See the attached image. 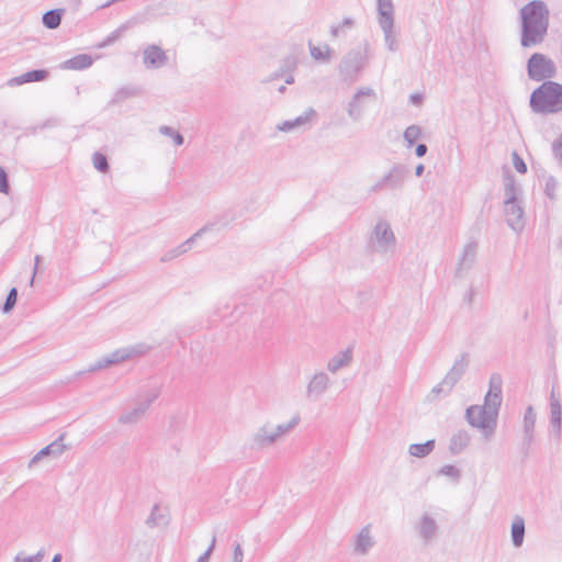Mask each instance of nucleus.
Here are the masks:
<instances>
[{
	"label": "nucleus",
	"mask_w": 562,
	"mask_h": 562,
	"mask_svg": "<svg viewBox=\"0 0 562 562\" xmlns=\"http://www.w3.org/2000/svg\"><path fill=\"white\" fill-rule=\"evenodd\" d=\"M549 10L541 0H532L520 9L522 47L541 44L548 33Z\"/></svg>",
	"instance_id": "nucleus-1"
},
{
	"label": "nucleus",
	"mask_w": 562,
	"mask_h": 562,
	"mask_svg": "<svg viewBox=\"0 0 562 562\" xmlns=\"http://www.w3.org/2000/svg\"><path fill=\"white\" fill-rule=\"evenodd\" d=\"M529 105L537 114H553L562 111V85L555 81H544L536 88Z\"/></svg>",
	"instance_id": "nucleus-2"
},
{
	"label": "nucleus",
	"mask_w": 562,
	"mask_h": 562,
	"mask_svg": "<svg viewBox=\"0 0 562 562\" xmlns=\"http://www.w3.org/2000/svg\"><path fill=\"white\" fill-rule=\"evenodd\" d=\"M378 22L383 31L386 47L395 52L398 47L394 32V5L392 0H376Z\"/></svg>",
	"instance_id": "nucleus-3"
},
{
	"label": "nucleus",
	"mask_w": 562,
	"mask_h": 562,
	"mask_svg": "<svg viewBox=\"0 0 562 562\" xmlns=\"http://www.w3.org/2000/svg\"><path fill=\"white\" fill-rule=\"evenodd\" d=\"M367 66V56L359 49L349 50L340 60L338 71L341 80L348 83L356 82Z\"/></svg>",
	"instance_id": "nucleus-4"
},
{
	"label": "nucleus",
	"mask_w": 562,
	"mask_h": 562,
	"mask_svg": "<svg viewBox=\"0 0 562 562\" xmlns=\"http://www.w3.org/2000/svg\"><path fill=\"white\" fill-rule=\"evenodd\" d=\"M482 411L491 416L488 413L490 409L483 405H471L465 411V419L472 427L482 431L485 440H490L495 432L497 417H487V415L483 414Z\"/></svg>",
	"instance_id": "nucleus-5"
},
{
	"label": "nucleus",
	"mask_w": 562,
	"mask_h": 562,
	"mask_svg": "<svg viewBox=\"0 0 562 562\" xmlns=\"http://www.w3.org/2000/svg\"><path fill=\"white\" fill-rule=\"evenodd\" d=\"M528 77L533 81H548L557 75L554 61L541 53H535L527 63Z\"/></svg>",
	"instance_id": "nucleus-6"
},
{
	"label": "nucleus",
	"mask_w": 562,
	"mask_h": 562,
	"mask_svg": "<svg viewBox=\"0 0 562 562\" xmlns=\"http://www.w3.org/2000/svg\"><path fill=\"white\" fill-rule=\"evenodd\" d=\"M299 422L300 418L295 416L289 423L278 425L274 430H269L267 426H262L254 434L252 441L259 448L271 446L282 436L294 429Z\"/></svg>",
	"instance_id": "nucleus-7"
},
{
	"label": "nucleus",
	"mask_w": 562,
	"mask_h": 562,
	"mask_svg": "<svg viewBox=\"0 0 562 562\" xmlns=\"http://www.w3.org/2000/svg\"><path fill=\"white\" fill-rule=\"evenodd\" d=\"M375 99L376 94L372 88L363 87L357 90L347 105V113L352 121H359L363 112V98Z\"/></svg>",
	"instance_id": "nucleus-8"
},
{
	"label": "nucleus",
	"mask_w": 562,
	"mask_h": 562,
	"mask_svg": "<svg viewBox=\"0 0 562 562\" xmlns=\"http://www.w3.org/2000/svg\"><path fill=\"white\" fill-rule=\"evenodd\" d=\"M409 177V169L403 164H394L389 172L384 175V182L386 189L400 190L403 188L404 182Z\"/></svg>",
	"instance_id": "nucleus-9"
},
{
	"label": "nucleus",
	"mask_w": 562,
	"mask_h": 562,
	"mask_svg": "<svg viewBox=\"0 0 562 562\" xmlns=\"http://www.w3.org/2000/svg\"><path fill=\"white\" fill-rule=\"evenodd\" d=\"M477 248L479 245L475 240H470L464 245L456 268L457 276H461L463 271H468L473 267L476 260Z\"/></svg>",
	"instance_id": "nucleus-10"
},
{
	"label": "nucleus",
	"mask_w": 562,
	"mask_h": 562,
	"mask_svg": "<svg viewBox=\"0 0 562 562\" xmlns=\"http://www.w3.org/2000/svg\"><path fill=\"white\" fill-rule=\"evenodd\" d=\"M330 384V379L327 373L321 371L316 372L306 387V395L310 398L317 400L321 395H323Z\"/></svg>",
	"instance_id": "nucleus-11"
},
{
	"label": "nucleus",
	"mask_w": 562,
	"mask_h": 562,
	"mask_svg": "<svg viewBox=\"0 0 562 562\" xmlns=\"http://www.w3.org/2000/svg\"><path fill=\"white\" fill-rule=\"evenodd\" d=\"M504 213L507 224L514 231H520L524 227V210L518 201L512 203L504 202Z\"/></svg>",
	"instance_id": "nucleus-12"
},
{
	"label": "nucleus",
	"mask_w": 562,
	"mask_h": 562,
	"mask_svg": "<svg viewBox=\"0 0 562 562\" xmlns=\"http://www.w3.org/2000/svg\"><path fill=\"white\" fill-rule=\"evenodd\" d=\"M373 234L379 244V250L386 251L389 246H393L395 244V236L391 226L385 221H380L376 223Z\"/></svg>",
	"instance_id": "nucleus-13"
},
{
	"label": "nucleus",
	"mask_w": 562,
	"mask_h": 562,
	"mask_svg": "<svg viewBox=\"0 0 562 562\" xmlns=\"http://www.w3.org/2000/svg\"><path fill=\"white\" fill-rule=\"evenodd\" d=\"M65 434H61L56 440L41 449L29 462V468L34 467L42 458L47 456L59 457L67 447L64 445Z\"/></svg>",
	"instance_id": "nucleus-14"
},
{
	"label": "nucleus",
	"mask_w": 562,
	"mask_h": 562,
	"mask_svg": "<svg viewBox=\"0 0 562 562\" xmlns=\"http://www.w3.org/2000/svg\"><path fill=\"white\" fill-rule=\"evenodd\" d=\"M375 541L371 537V526H364L355 537L353 551L357 554L364 555L374 546Z\"/></svg>",
	"instance_id": "nucleus-15"
},
{
	"label": "nucleus",
	"mask_w": 562,
	"mask_h": 562,
	"mask_svg": "<svg viewBox=\"0 0 562 562\" xmlns=\"http://www.w3.org/2000/svg\"><path fill=\"white\" fill-rule=\"evenodd\" d=\"M168 60L166 53L157 45H149L144 50V64L148 68H160Z\"/></svg>",
	"instance_id": "nucleus-16"
},
{
	"label": "nucleus",
	"mask_w": 562,
	"mask_h": 562,
	"mask_svg": "<svg viewBox=\"0 0 562 562\" xmlns=\"http://www.w3.org/2000/svg\"><path fill=\"white\" fill-rule=\"evenodd\" d=\"M353 359L352 346L348 347L344 351H339L337 355L328 360L327 369L331 373H336L340 369L350 366Z\"/></svg>",
	"instance_id": "nucleus-17"
},
{
	"label": "nucleus",
	"mask_w": 562,
	"mask_h": 562,
	"mask_svg": "<svg viewBox=\"0 0 562 562\" xmlns=\"http://www.w3.org/2000/svg\"><path fill=\"white\" fill-rule=\"evenodd\" d=\"M49 72L45 69H33L22 74L21 76L11 78L8 83L9 86H20L27 82H38L47 79Z\"/></svg>",
	"instance_id": "nucleus-18"
},
{
	"label": "nucleus",
	"mask_w": 562,
	"mask_h": 562,
	"mask_svg": "<svg viewBox=\"0 0 562 562\" xmlns=\"http://www.w3.org/2000/svg\"><path fill=\"white\" fill-rule=\"evenodd\" d=\"M117 350L122 359V362H124L127 360L145 356L151 350V346L147 345L146 342H138L133 346L120 348Z\"/></svg>",
	"instance_id": "nucleus-19"
},
{
	"label": "nucleus",
	"mask_w": 562,
	"mask_h": 562,
	"mask_svg": "<svg viewBox=\"0 0 562 562\" xmlns=\"http://www.w3.org/2000/svg\"><path fill=\"white\" fill-rule=\"evenodd\" d=\"M438 531V525L436 520L429 515H423L420 518V524L418 528L419 536L424 540V542H429L435 538Z\"/></svg>",
	"instance_id": "nucleus-20"
},
{
	"label": "nucleus",
	"mask_w": 562,
	"mask_h": 562,
	"mask_svg": "<svg viewBox=\"0 0 562 562\" xmlns=\"http://www.w3.org/2000/svg\"><path fill=\"white\" fill-rule=\"evenodd\" d=\"M471 436L467 430H458L450 439L449 450L454 456L459 454L469 446Z\"/></svg>",
	"instance_id": "nucleus-21"
},
{
	"label": "nucleus",
	"mask_w": 562,
	"mask_h": 562,
	"mask_svg": "<svg viewBox=\"0 0 562 562\" xmlns=\"http://www.w3.org/2000/svg\"><path fill=\"white\" fill-rule=\"evenodd\" d=\"M536 425V413L532 406H528L524 416V445L528 448L532 441V432Z\"/></svg>",
	"instance_id": "nucleus-22"
},
{
	"label": "nucleus",
	"mask_w": 562,
	"mask_h": 562,
	"mask_svg": "<svg viewBox=\"0 0 562 562\" xmlns=\"http://www.w3.org/2000/svg\"><path fill=\"white\" fill-rule=\"evenodd\" d=\"M93 63V59L88 54H79L75 57L67 59L63 63V68L65 69H74V70H83L89 68Z\"/></svg>",
	"instance_id": "nucleus-23"
},
{
	"label": "nucleus",
	"mask_w": 562,
	"mask_h": 562,
	"mask_svg": "<svg viewBox=\"0 0 562 562\" xmlns=\"http://www.w3.org/2000/svg\"><path fill=\"white\" fill-rule=\"evenodd\" d=\"M142 93V89L135 86H125L116 90L113 98L109 102V105H116L122 103L123 101L137 97Z\"/></svg>",
	"instance_id": "nucleus-24"
},
{
	"label": "nucleus",
	"mask_w": 562,
	"mask_h": 562,
	"mask_svg": "<svg viewBox=\"0 0 562 562\" xmlns=\"http://www.w3.org/2000/svg\"><path fill=\"white\" fill-rule=\"evenodd\" d=\"M550 423L552 427L560 432L562 423V408L560 401L555 398L554 393H551L550 398Z\"/></svg>",
	"instance_id": "nucleus-25"
},
{
	"label": "nucleus",
	"mask_w": 562,
	"mask_h": 562,
	"mask_svg": "<svg viewBox=\"0 0 562 562\" xmlns=\"http://www.w3.org/2000/svg\"><path fill=\"white\" fill-rule=\"evenodd\" d=\"M64 12V9H53L45 12L42 18L43 25L48 30L57 29L61 23Z\"/></svg>",
	"instance_id": "nucleus-26"
},
{
	"label": "nucleus",
	"mask_w": 562,
	"mask_h": 562,
	"mask_svg": "<svg viewBox=\"0 0 562 562\" xmlns=\"http://www.w3.org/2000/svg\"><path fill=\"white\" fill-rule=\"evenodd\" d=\"M168 524V515L160 513L159 504H155L151 508L149 516L146 519V525L149 528H156L158 526H167Z\"/></svg>",
	"instance_id": "nucleus-27"
},
{
	"label": "nucleus",
	"mask_w": 562,
	"mask_h": 562,
	"mask_svg": "<svg viewBox=\"0 0 562 562\" xmlns=\"http://www.w3.org/2000/svg\"><path fill=\"white\" fill-rule=\"evenodd\" d=\"M121 362L122 359L120 357L119 350L116 349L111 355L99 359L94 364L90 366V368L86 372H94Z\"/></svg>",
	"instance_id": "nucleus-28"
},
{
	"label": "nucleus",
	"mask_w": 562,
	"mask_h": 562,
	"mask_svg": "<svg viewBox=\"0 0 562 562\" xmlns=\"http://www.w3.org/2000/svg\"><path fill=\"white\" fill-rule=\"evenodd\" d=\"M296 68V60L293 57H288L278 70L272 72L263 82H270L283 78L288 72H292Z\"/></svg>",
	"instance_id": "nucleus-29"
},
{
	"label": "nucleus",
	"mask_w": 562,
	"mask_h": 562,
	"mask_svg": "<svg viewBox=\"0 0 562 562\" xmlns=\"http://www.w3.org/2000/svg\"><path fill=\"white\" fill-rule=\"evenodd\" d=\"M146 412H147V408L144 407V405L142 403H139L133 409L123 413L119 417V422L124 425L134 424V423L138 422L145 415Z\"/></svg>",
	"instance_id": "nucleus-30"
},
{
	"label": "nucleus",
	"mask_w": 562,
	"mask_h": 562,
	"mask_svg": "<svg viewBox=\"0 0 562 562\" xmlns=\"http://www.w3.org/2000/svg\"><path fill=\"white\" fill-rule=\"evenodd\" d=\"M510 532L514 547L519 548L522 544L525 537V521L521 517L515 518Z\"/></svg>",
	"instance_id": "nucleus-31"
},
{
	"label": "nucleus",
	"mask_w": 562,
	"mask_h": 562,
	"mask_svg": "<svg viewBox=\"0 0 562 562\" xmlns=\"http://www.w3.org/2000/svg\"><path fill=\"white\" fill-rule=\"evenodd\" d=\"M435 449V440L430 439L424 443H413L408 448V452L411 456L416 458H424L432 452Z\"/></svg>",
	"instance_id": "nucleus-32"
},
{
	"label": "nucleus",
	"mask_w": 562,
	"mask_h": 562,
	"mask_svg": "<svg viewBox=\"0 0 562 562\" xmlns=\"http://www.w3.org/2000/svg\"><path fill=\"white\" fill-rule=\"evenodd\" d=\"M502 395L486 393L483 406L490 409V417H498V411L502 405ZM482 413L487 415L484 411H482Z\"/></svg>",
	"instance_id": "nucleus-33"
},
{
	"label": "nucleus",
	"mask_w": 562,
	"mask_h": 562,
	"mask_svg": "<svg viewBox=\"0 0 562 562\" xmlns=\"http://www.w3.org/2000/svg\"><path fill=\"white\" fill-rule=\"evenodd\" d=\"M519 188L516 186L515 178L512 175H507L504 183V194L505 201L507 203H512V201H517V193Z\"/></svg>",
	"instance_id": "nucleus-34"
},
{
	"label": "nucleus",
	"mask_w": 562,
	"mask_h": 562,
	"mask_svg": "<svg viewBox=\"0 0 562 562\" xmlns=\"http://www.w3.org/2000/svg\"><path fill=\"white\" fill-rule=\"evenodd\" d=\"M422 136V128L418 125H409L406 127L403 134V138L407 144V147H412Z\"/></svg>",
	"instance_id": "nucleus-35"
},
{
	"label": "nucleus",
	"mask_w": 562,
	"mask_h": 562,
	"mask_svg": "<svg viewBox=\"0 0 562 562\" xmlns=\"http://www.w3.org/2000/svg\"><path fill=\"white\" fill-rule=\"evenodd\" d=\"M128 29V25L126 23L120 25L116 30H114L112 33H110L102 42H100L97 47L98 48H104L106 46L112 45L115 43L122 34Z\"/></svg>",
	"instance_id": "nucleus-36"
},
{
	"label": "nucleus",
	"mask_w": 562,
	"mask_h": 562,
	"mask_svg": "<svg viewBox=\"0 0 562 562\" xmlns=\"http://www.w3.org/2000/svg\"><path fill=\"white\" fill-rule=\"evenodd\" d=\"M310 54L316 60L328 61L331 56V49L328 45H325L323 48L318 46H314L310 43Z\"/></svg>",
	"instance_id": "nucleus-37"
},
{
	"label": "nucleus",
	"mask_w": 562,
	"mask_h": 562,
	"mask_svg": "<svg viewBox=\"0 0 562 562\" xmlns=\"http://www.w3.org/2000/svg\"><path fill=\"white\" fill-rule=\"evenodd\" d=\"M159 133L164 136L170 137L176 146H181L184 143V137L173 127L161 125Z\"/></svg>",
	"instance_id": "nucleus-38"
},
{
	"label": "nucleus",
	"mask_w": 562,
	"mask_h": 562,
	"mask_svg": "<svg viewBox=\"0 0 562 562\" xmlns=\"http://www.w3.org/2000/svg\"><path fill=\"white\" fill-rule=\"evenodd\" d=\"M469 366V355L463 352L454 360V363L450 371H452L454 374H458L462 378L467 368Z\"/></svg>",
	"instance_id": "nucleus-39"
},
{
	"label": "nucleus",
	"mask_w": 562,
	"mask_h": 562,
	"mask_svg": "<svg viewBox=\"0 0 562 562\" xmlns=\"http://www.w3.org/2000/svg\"><path fill=\"white\" fill-rule=\"evenodd\" d=\"M92 162L94 168L100 172H108L110 169L106 156L101 153L93 154Z\"/></svg>",
	"instance_id": "nucleus-40"
},
{
	"label": "nucleus",
	"mask_w": 562,
	"mask_h": 562,
	"mask_svg": "<svg viewBox=\"0 0 562 562\" xmlns=\"http://www.w3.org/2000/svg\"><path fill=\"white\" fill-rule=\"evenodd\" d=\"M502 385H503V380H502L501 374L493 373L490 376V381H488L490 387H488L487 393L502 395Z\"/></svg>",
	"instance_id": "nucleus-41"
},
{
	"label": "nucleus",
	"mask_w": 562,
	"mask_h": 562,
	"mask_svg": "<svg viewBox=\"0 0 562 562\" xmlns=\"http://www.w3.org/2000/svg\"><path fill=\"white\" fill-rule=\"evenodd\" d=\"M16 300H18V290L15 288H12L7 295L5 302L2 306V312L5 314L11 312L16 304Z\"/></svg>",
	"instance_id": "nucleus-42"
},
{
	"label": "nucleus",
	"mask_w": 562,
	"mask_h": 562,
	"mask_svg": "<svg viewBox=\"0 0 562 562\" xmlns=\"http://www.w3.org/2000/svg\"><path fill=\"white\" fill-rule=\"evenodd\" d=\"M315 116H316V111L313 108H308L307 110L304 111V113H302L301 115L295 117L293 120V123L295 124L296 127L302 126V125L308 123Z\"/></svg>",
	"instance_id": "nucleus-43"
},
{
	"label": "nucleus",
	"mask_w": 562,
	"mask_h": 562,
	"mask_svg": "<svg viewBox=\"0 0 562 562\" xmlns=\"http://www.w3.org/2000/svg\"><path fill=\"white\" fill-rule=\"evenodd\" d=\"M557 189H558L557 179L553 176H549L546 179V189H544L546 195L551 200L555 199Z\"/></svg>",
	"instance_id": "nucleus-44"
},
{
	"label": "nucleus",
	"mask_w": 562,
	"mask_h": 562,
	"mask_svg": "<svg viewBox=\"0 0 562 562\" xmlns=\"http://www.w3.org/2000/svg\"><path fill=\"white\" fill-rule=\"evenodd\" d=\"M440 475H446V476H449L451 479H453L454 481H458L461 476V473H460V470L452 465V464H446L443 465L439 472H438Z\"/></svg>",
	"instance_id": "nucleus-45"
},
{
	"label": "nucleus",
	"mask_w": 562,
	"mask_h": 562,
	"mask_svg": "<svg viewBox=\"0 0 562 562\" xmlns=\"http://www.w3.org/2000/svg\"><path fill=\"white\" fill-rule=\"evenodd\" d=\"M352 26L353 20L351 18H345L339 25H333L330 27V33L334 37H337L346 27L351 29Z\"/></svg>",
	"instance_id": "nucleus-46"
},
{
	"label": "nucleus",
	"mask_w": 562,
	"mask_h": 562,
	"mask_svg": "<svg viewBox=\"0 0 562 562\" xmlns=\"http://www.w3.org/2000/svg\"><path fill=\"white\" fill-rule=\"evenodd\" d=\"M210 229V225H204L202 228H200L196 233H194L190 238H188L186 241H183L180 245V248H182L186 252L191 248L194 240L200 237L202 234H204L206 231Z\"/></svg>",
	"instance_id": "nucleus-47"
},
{
	"label": "nucleus",
	"mask_w": 562,
	"mask_h": 562,
	"mask_svg": "<svg viewBox=\"0 0 562 562\" xmlns=\"http://www.w3.org/2000/svg\"><path fill=\"white\" fill-rule=\"evenodd\" d=\"M45 557V550H38L34 555L31 557H22V554H18L14 559V562H41Z\"/></svg>",
	"instance_id": "nucleus-48"
},
{
	"label": "nucleus",
	"mask_w": 562,
	"mask_h": 562,
	"mask_svg": "<svg viewBox=\"0 0 562 562\" xmlns=\"http://www.w3.org/2000/svg\"><path fill=\"white\" fill-rule=\"evenodd\" d=\"M460 379V375L454 374L452 371L449 370V372L442 379L443 384H446V393H450Z\"/></svg>",
	"instance_id": "nucleus-49"
},
{
	"label": "nucleus",
	"mask_w": 562,
	"mask_h": 562,
	"mask_svg": "<svg viewBox=\"0 0 562 562\" xmlns=\"http://www.w3.org/2000/svg\"><path fill=\"white\" fill-rule=\"evenodd\" d=\"M0 192L8 194L10 192V183L7 171L0 166Z\"/></svg>",
	"instance_id": "nucleus-50"
},
{
	"label": "nucleus",
	"mask_w": 562,
	"mask_h": 562,
	"mask_svg": "<svg viewBox=\"0 0 562 562\" xmlns=\"http://www.w3.org/2000/svg\"><path fill=\"white\" fill-rule=\"evenodd\" d=\"M512 156H513L514 168L517 170V172L526 173L527 165L524 161V159L516 151H514Z\"/></svg>",
	"instance_id": "nucleus-51"
},
{
	"label": "nucleus",
	"mask_w": 562,
	"mask_h": 562,
	"mask_svg": "<svg viewBox=\"0 0 562 562\" xmlns=\"http://www.w3.org/2000/svg\"><path fill=\"white\" fill-rule=\"evenodd\" d=\"M552 153H553V156L562 165V134L557 139L553 140Z\"/></svg>",
	"instance_id": "nucleus-52"
},
{
	"label": "nucleus",
	"mask_w": 562,
	"mask_h": 562,
	"mask_svg": "<svg viewBox=\"0 0 562 562\" xmlns=\"http://www.w3.org/2000/svg\"><path fill=\"white\" fill-rule=\"evenodd\" d=\"M160 394V390L159 389H153V390H149L147 393H146V396H145V400L143 402H140L144 407H146L147 409L149 408L150 404L158 398Z\"/></svg>",
	"instance_id": "nucleus-53"
},
{
	"label": "nucleus",
	"mask_w": 562,
	"mask_h": 562,
	"mask_svg": "<svg viewBox=\"0 0 562 562\" xmlns=\"http://www.w3.org/2000/svg\"><path fill=\"white\" fill-rule=\"evenodd\" d=\"M184 252H186V251H184L182 248H180V245H179V246H177L176 248L168 250V251H167V252L161 257V259H160V260H161L162 262H167V261H170V260H172V259H175V258L179 257L180 255H182V254H184Z\"/></svg>",
	"instance_id": "nucleus-54"
},
{
	"label": "nucleus",
	"mask_w": 562,
	"mask_h": 562,
	"mask_svg": "<svg viewBox=\"0 0 562 562\" xmlns=\"http://www.w3.org/2000/svg\"><path fill=\"white\" fill-rule=\"evenodd\" d=\"M215 543H216V536L213 535L212 541H211L209 548L206 549V551L202 555L199 557L196 562H209L210 558H211V555H212V553L214 551Z\"/></svg>",
	"instance_id": "nucleus-55"
},
{
	"label": "nucleus",
	"mask_w": 562,
	"mask_h": 562,
	"mask_svg": "<svg viewBox=\"0 0 562 562\" xmlns=\"http://www.w3.org/2000/svg\"><path fill=\"white\" fill-rule=\"evenodd\" d=\"M441 393L445 395L448 394V393H446V384H443V381H441L439 384H437L436 386L432 387L428 397H429V400H434L436 396H438Z\"/></svg>",
	"instance_id": "nucleus-56"
},
{
	"label": "nucleus",
	"mask_w": 562,
	"mask_h": 562,
	"mask_svg": "<svg viewBox=\"0 0 562 562\" xmlns=\"http://www.w3.org/2000/svg\"><path fill=\"white\" fill-rule=\"evenodd\" d=\"M386 189V182H384V176L373 186L370 187L369 193L376 194L382 190Z\"/></svg>",
	"instance_id": "nucleus-57"
},
{
	"label": "nucleus",
	"mask_w": 562,
	"mask_h": 562,
	"mask_svg": "<svg viewBox=\"0 0 562 562\" xmlns=\"http://www.w3.org/2000/svg\"><path fill=\"white\" fill-rule=\"evenodd\" d=\"M244 553L239 543L234 548V560L233 562H243Z\"/></svg>",
	"instance_id": "nucleus-58"
},
{
	"label": "nucleus",
	"mask_w": 562,
	"mask_h": 562,
	"mask_svg": "<svg viewBox=\"0 0 562 562\" xmlns=\"http://www.w3.org/2000/svg\"><path fill=\"white\" fill-rule=\"evenodd\" d=\"M296 126L293 123V120L284 121L281 125L278 126V128L282 132H290Z\"/></svg>",
	"instance_id": "nucleus-59"
},
{
	"label": "nucleus",
	"mask_w": 562,
	"mask_h": 562,
	"mask_svg": "<svg viewBox=\"0 0 562 562\" xmlns=\"http://www.w3.org/2000/svg\"><path fill=\"white\" fill-rule=\"evenodd\" d=\"M427 146L425 144H418L415 148V154L417 157H424L427 154Z\"/></svg>",
	"instance_id": "nucleus-60"
},
{
	"label": "nucleus",
	"mask_w": 562,
	"mask_h": 562,
	"mask_svg": "<svg viewBox=\"0 0 562 562\" xmlns=\"http://www.w3.org/2000/svg\"><path fill=\"white\" fill-rule=\"evenodd\" d=\"M41 260H42V257L40 255H36L35 256V266H34V270H33V276H32L31 281H30L31 285H33V283H34L35 274L37 272V267H38V263H40Z\"/></svg>",
	"instance_id": "nucleus-61"
},
{
	"label": "nucleus",
	"mask_w": 562,
	"mask_h": 562,
	"mask_svg": "<svg viewBox=\"0 0 562 562\" xmlns=\"http://www.w3.org/2000/svg\"><path fill=\"white\" fill-rule=\"evenodd\" d=\"M283 78L286 85H292L294 82V76L292 72H288Z\"/></svg>",
	"instance_id": "nucleus-62"
},
{
	"label": "nucleus",
	"mask_w": 562,
	"mask_h": 562,
	"mask_svg": "<svg viewBox=\"0 0 562 562\" xmlns=\"http://www.w3.org/2000/svg\"><path fill=\"white\" fill-rule=\"evenodd\" d=\"M424 171H425V167H424V165H423V164H419V165H417V166H416V168H415V175H416L417 177H420V176L424 173Z\"/></svg>",
	"instance_id": "nucleus-63"
},
{
	"label": "nucleus",
	"mask_w": 562,
	"mask_h": 562,
	"mask_svg": "<svg viewBox=\"0 0 562 562\" xmlns=\"http://www.w3.org/2000/svg\"><path fill=\"white\" fill-rule=\"evenodd\" d=\"M422 99H423V98H422V95H420V94H412V95H411V100H412V102H413V103H415V104L420 103V102H422Z\"/></svg>",
	"instance_id": "nucleus-64"
}]
</instances>
